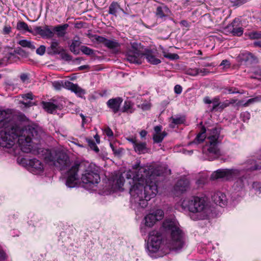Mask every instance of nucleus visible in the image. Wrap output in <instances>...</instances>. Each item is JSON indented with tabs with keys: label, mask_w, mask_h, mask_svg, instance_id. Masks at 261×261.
Masks as SVG:
<instances>
[{
	"label": "nucleus",
	"mask_w": 261,
	"mask_h": 261,
	"mask_svg": "<svg viewBox=\"0 0 261 261\" xmlns=\"http://www.w3.org/2000/svg\"><path fill=\"white\" fill-rule=\"evenodd\" d=\"M160 173L154 172L151 166H141L137 162L133 166L132 170L123 174H117L113 180L116 188L121 189L124 185V177L128 180L129 193L132 200L138 203L142 207H145L147 201L158 193L155 176Z\"/></svg>",
	"instance_id": "nucleus-1"
},
{
	"label": "nucleus",
	"mask_w": 261,
	"mask_h": 261,
	"mask_svg": "<svg viewBox=\"0 0 261 261\" xmlns=\"http://www.w3.org/2000/svg\"><path fill=\"white\" fill-rule=\"evenodd\" d=\"M7 114L0 111V146L11 148L17 142L24 152H30L32 147L33 139L40 137L44 132L41 127L36 124L25 126L16 124H9L6 119Z\"/></svg>",
	"instance_id": "nucleus-2"
},
{
	"label": "nucleus",
	"mask_w": 261,
	"mask_h": 261,
	"mask_svg": "<svg viewBox=\"0 0 261 261\" xmlns=\"http://www.w3.org/2000/svg\"><path fill=\"white\" fill-rule=\"evenodd\" d=\"M163 228L169 233L165 240L162 241L161 234L156 230L149 233L147 248L150 252H157L161 245H164L170 250H178L185 244L182 231L178 222L174 219H167L163 224Z\"/></svg>",
	"instance_id": "nucleus-3"
},
{
	"label": "nucleus",
	"mask_w": 261,
	"mask_h": 261,
	"mask_svg": "<svg viewBox=\"0 0 261 261\" xmlns=\"http://www.w3.org/2000/svg\"><path fill=\"white\" fill-rule=\"evenodd\" d=\"M99 169L95 165L88 162H76L68 171L66 186L73 188L81 181L85 186L93 187L100 181Z\"/></svg>",
	"instance_id": "nucleus-4"
},
{
	"label": "nucleus",
	"mask_w": 261,
	"mask_h": 261,
	"mask_svg": "<svg viewBox=\"0 0 261 261\" xmlns=\"http://www.w3.org/2000/svg\"><path fill=\"white\" fill-rule=\"evenodd\" d=\"M181 205L191 213L190 217L193 220L206 219L210 214V206L203 197L193 196L185 198Z\"/></svg>",
	"instance_id": "nucleus-5"
},
{
	"label": "nucleus",
	"mask_w": 261,
	"mask_h": 261,
	"mask_svg": "<svg viewBox=\"0 0 261 261\" xmlns=\"http://www.w3.org/2000/svg\"><path fill=\"white\" fill-rule=\"evenodd\" d=\"M207 134L206 144L203 147L202 152L205 155V159L213 160L217 158L220 154L219 149L218 147L220 131L218 129L214 128L208 129Z\"/></svg>",
	"instance_id": "nucleus-6"
},
{
	"label": "nucleus",
	"mask_w": 261,
	"mask_h": 261,
	"mask_svg": "<svg viewBox=\"0 0 261 261\" xmlns=\"http://www.w3.org/2000/svg\"><path fill=\"white\" fill-rule=\"evenodd\" d=\"M145 58L149 63L153 65H157L161 62L160 59L155 57L153 51L150 50H146L144 53L138 50L129 51L126 56L127 60L130 63L138 64H141Z\"/></svg>",
	"instance_id": "nucleus-7"
},
{
	"label": "nucleus",
	"mask_w": 261,
	"mask_h": 261,
	"mask_svg": "<svg viewBox=\"0 0 261 261\" xmlns=\"http://www.w3.org/2000/svg\"><path fill=\"white\" fill-rule=\"evenodd\" d=\"M47 154L45 157L47 162H51L52 164L59 167L61 170L64 169L69 163V159L68 155L62 151H47Z\"/></svg>",
	"instance_id": "nucleus-8"
},
{
	"label": "nucleus",
	"mask_w": 261,
	"mask_h": 261,
	"mask_svg": "<svg viewBox=\"0 0 261 261\" xmlns=\"http://www.w3.org/2000/svg\"><path fill=\"white\" fill-rule=\"evenodd\" d=\"M240 174L238 169H218L214 172L211 176L212 180L221 179L223 180H229L233 179Z\"/></svg>",
	"instance_id": "nucleus-9"
},
{
	"label": "nucleus",
	"mask_w": 261,
	"mask_h": 261,
	"mask_svg": "<svg viewBox=\"0 0 261 261\" xmlns=\"http://www.w3.org/2000/svg\"><path fill=\"white\" fill-rule=\"evenodd\" d=\"M164 216V212L161 210L153 211L145 217V224L147 227H152L157 221L161 220Z\"/></svg>",
	"instance_id": "nucleus-10"
},
{
	"label": "nucleus",
	"mask_w": 261,
	"mask_h": 261,
	"mask_svg": "<svg viewBox=\"0 0 261 261\" xmlns=\"http://www.w3.org/2000/svg\"><path fill=\"white\" fill-rule=\"evenodd\" d=\"M224 32L226 34H231L233 36H240L243 33V29L240 27L239 20L235 18L224 29Z\"/></svg>",
	"instance_id": "nucleus-11"
},
{
	"label": "nucleus",
	"mask_w": 261,
	"mask_h": 261,
	"mask_svg": "<svg viewBox=\"0 0 261 261\" xmlns=\"http://www.w3.org/2000/svg\"><path fill=\"white\" fill-rule=\"evenodd\" d=\"M35 35H39L43 38H51L54 36L53 26L45 25L43 28L36 27L34 28Z\"/></svg>",
	"instance_id": "nucleus-12"
},
{
	"label": "nucleus",
	"mask_w": 261,
	"mask_h": 261,
	"mask_svg": "<svg viewBox=\"0 0 261 261\" xmlns=\"http://www.w3.org/2000/svg\"><path fill=\"white\" fill-rule=\"evenodd\" d=\"M96 40L98 42L102 43L106 46L113 49L115 51H118L119 50L120 45L119 43L116 41L109 40L101 36H97L96 38Z\"/></svg>",
	"instance_id": "nucleus-13"
},
{
	"label": "nucleus",
	"mask_w": 261,
	"mask_h": 261,
	"mask_svg": "<svg viewBox=\"0 0 261 261\" xmlns=\"http://www.w3.org/2000/svg\"><path fill=\"white\" fill-rule=\"evenodd\" d=\"M27 164L29 165V170L34 174H39L43 170L42 163L36 159L29 160Z\"/></svg>",
	"instance_id": "nucleus-14"
},
{
	"label": "nucleus",
	"mask_w": 261,
	"mask_h": 261,
	"mask_svg": "<svg viewBox=\"0 0 261 261\" xmlns=\"http://www.w3.org/2000/svg\"><path fill=\"white\" fill-rule=\"evenodd\" d=\"M64 87L72 92L75 93L77 96L82 97L85 93V90L79 87L76 84H74L70 82H64Z\"/></svg>",
	"instance_id": "nucleus-15"
},
{
	"label": "nucleus",
	"mask_w": 261,
	"mask_h": 261,
	"mask_svg": "<svg viewBox=\"0 0 261 261\" xmlns=\"http://www.w3.org/2000/svg\"><path fill=\"white\" fill-rule=\"evenodd\" d=\"M212 200L217 205L221 207L225 206L227 203V199L224 193L218 191L212 196Z\"/></svg>",
	"instance_id": "nucleus-16"
},
{
	"label": "nucleus",
	"mask_w": 261,
	"mask_h": 261,
	"mask_svg": "<svg viewBox=\"0 0 261 261\" xmlns=\"http://www.w3.org/2000/svg\"><path fill=\"white\" fill-rule=\"evenodd\" d=\"M123 101L122 98L118 97L109 99L107 102V106L114 113H116L119 110L120 106Z\"/></svg>",
	"instance_id": "nucleus-17"
},
{
	"label": "nucleus",
	"mask_w": 261,
	"mask_h": 261,
	"mask_svg": "<svg viewBox=\"0 0 261 261\" xmlns=\"http://www.w3.org/2000/svg\"><path fill=\"white\" fill-rule=\"evenodd\" d=\"M64 50V49L60 46L58 41L55 39L51 41L50 45L47 48L48 54L51 55H59Z\"/></svg>",
	"instance_id": "nucleus-18"
},
{
	"label": "nucleus",
	"mask_w": 261,
	"mask_h": 261,
	"mask_svg": "<svg viewBox=\"0 0 261 261\" xmlns=\"http://www.w3.org/2000/svg\"><path fill=\"white\" fill-rule=\"evenodd\" d=\"M162 127L160 125L155 126L154 127V133L153 135V140L154 143H159L161 142L164 137L166 136L167 133L165 132H162Z\"/></svg>",
	"instance_id": "nucleus-19"
},
{
	"label": "nucleus",
	"mask_w": 261,
	"mask_h": 261,
	"mask_svg": "<svg viewBox=\"0 0 261 261\" xmlns=\"http://www.w3.org/2000/svg\"><path fill=\"white\" fill-rule=\"evenodd\" d=\"M189 187V181L187 178H182L178 180L174 190L177 192L182 193L187 190Z\"/></svg>",
	"instance_id": "nucleus-20"
},
{
	"label": "nucleus",
	"mask_w": 261,
	"mask_h": 261,
	"mask_svg": "<svg viewBox=\"0 0 261 261\" xmlns=\"http://www.w3.org/2000/svg\"><path fill=\"white\" fill-rule=\"evenodd\" d=\"M69 27L67 23L53 26L54 35L56 34L59 38L63 37L67 33V30Z\"/></svg>",
	"instance_id": "nucleus-21"
},
{
	"label": "nucleus",
	"mask_w": 261,
	"mask_h": 261,
	"mask_svg": "<svg viewBox=\"0 0 261 261\" xmlns=\"http://www.w3.org/2000/svg\"><path fill=\"white\" fill-rule=\"evenodd\" d=\"M239 57L242 61L248 64H253L257 62V58L252 54L249 52L242 53Z\"/></svg>",
	"instance_id": "nucleus-22"
},
{
	"label": "nucleus",
	"mask_w": 261,
	"mask_h": 261,
	"mask_svg": "<svg viewBox=\"0 0 261 261\" xmlns=\"http://www.w3.org/2000/svg\"><path fill=\"white\" fill-rule=\"evenodd\" d=\"M43 108L48 113H53L57 109L61 110L62 106L57 105L51 102H42Z\"/></svg>",
	"instance_id": "nucleus-23"
},
{
	"label": "nucleus",
	"mask_w": 261,
	"mask_h": 261,
	"mask_svg": "<svg viewBox=\"0 0 261 261\" xmlns=\"http://www.w3.org/2000/svg\"><path fill=\"white\" fill-rule=\"evenodd\" d=\"M248 179L246 177L243 176L238 178L233 185L234 190L240 191L243 189L246 185L248 184Z\"/></svg>",
	"instance_id": "nucleus-24"
},
{
	"label": "nucleus",
	"mask_w": 261,
	"mask_h": 261,
	"mask_svg": "<svg viewBox=\"0 0 261 261\" xmlns=\"http://www.w3.org/2000/svg\"><path fill=\"white\" fill-rule=\"evenodd\" d=\"M245 165L246 170H254L261 169V164L260 163L256 164L253 160H248L245 163Z\"/></svg>",
	"instance_id": "nucleus-25"
},
{
	"label": "nucleus",
	"mask_w": 261,
	"mask_h": 261,
	"mask_svg": "<svg viewBox=\"0 0 261 261\" xmlns=\"http://www.w3.org/2000/svg\"><path fill=\"white\" fill-rule=\"evenodd\" d=\"M134 148L135 151L138 153H144L147 151L146 143L137 142L135 144Z\"/></svg>",
	"instance_id": "nucleus-26"
},
{
	"label": "nucleus",
	"mask_w": 261,
	"mask_h": 261,
	"mask_svg": "<svg viewBox=\"0 0 261 261\" xmlns=\"http://www.w3.org/2000/svg\"><path fill=\"white\" fill-rule=\"evenodd\" d=\"M261 101V96H257L255 97L250 98L248 99L246 102L243 103L242 101H239L237 103L238 106H242L243 107H247L249 106L251 104H252L253 103L255 102H258Z\"/></svg>",
	"instance_id": "nucleus-27"
},
{
	"label": "nucleus",
	"mask_w": 261,
	"mask_h": 261,
	"mask_svg": "<svg viewBox=\"0 0 261 261\" xmlns=\"http://www.w3.org/2000/svg\"><path fill=\"white\" fill-rule=\"evenodd\" d=\"M81 44L80 41L79 39H73L72 41L71 44L70 45V50L74 55H78L80 53V49L79 47Z\"/></svg>",
	"instance_id": "nucleus-28"
},
{
	"label": "nucleus",
	"mask_w": 261,
	"mask_h": 261,
	"mask_svg": "<svg viewBox=\"0 0 261 261\" xmlns=\"http://www.w3.org/2000/svg\"><path fill=\"white\" fill-rule=\"evenodd\" d=\"M205 132H206V130L205 129L204 127H203L201 130V132L200 133H199L195 141L192 143H190V144H193V143H200L201 142H202L205 138H206V136H205Z\"/></svg>",
	"instance_id": "nucleus-29"
},
{
	"label": "nucleus",
	"mask_w": 261,
	"mask_h": 261,
	"mask_svg": "<svg viewBox=\"0 0 261 261\" xmlns=\"http://www.w3.org/2000/svg\"><path fill=\"white\" fill-rule=\"evenodd\" d=\"M169 12V9L166 6L158 7L156 9V14L158 17L163 18L166 16L165 13L167 14Z\"/></svg>",
	"instance_id": "nucleus-30"
},
{
	"label": "nucleus",
	"mask_w": 261,
	"mask_h": 261,
	"mask_svg": "<svg viewBox=\"0 0 261 261\" xmlns=\"http://www.w3.org/2000/svg\"><path fill=\"white\" fill-rule=\"evenodd\" d=\"M18 44L23 47H28L32 50H34L35 48V46L34 45L33 43L27 40H20Z\"/></svg>",
	"instance_id": "nucleus-31"
},
{
	"label": "nucleus",
	"mask_w": 261,
	"mask_h": 261,
	"mask_svg": "<svg viewBox=\"0 0 261 261\" xmlns=\"http://www.w3.org/2000/svg\"><path fill=\"white\" fill-rule=\"evenodd\" d=\"M171 123L170 124L171 127L174 128L175 125H178L182 123L184 119L181 117H171Z\"/></svg>",
	"instance_id": "nucleus-32"
},
{
	"label": "nucleus",
	"mask_w": 261,
	"mask_h": 261,
	"mask_svg": "<svg viewBox=\"0 0 261 261\" xmlns=\"http://www.w3.org/2000/svg\"><path fill=\"white\" fill-rule=\"evenodd\" d=\"M120 6L119 4L115 2H113L111 3L109 7V14L113 15H116V13L119 8Z\"/></svg>",
	"instance_id": "nucleus-33"
},
{
	"label": "nucleus",
	"mask_w": 261,
	"mask_h": 261,
	"mask_svg": "<svg viewBox=\"0 0 261 261\" xmlns=\"http://www.w3.org/2000/svg\"><path fill=\"white\" fill-rule=\"evenodd\" d=\"M17 29L20 31H25L33 33L32 31L29 29L28 25L23 21H19L17 23Z\"/></svg>",
	"instance_id": "nucleus-34"
},
{
	"label": "nucleus",
	"mask_w": 261,
	"mask_h": 261,
	"mask_svg": "<svg viewBox=\"0 0 261 261\" xmlns=\"http://www.w3.org/2000/svg\"><path fill=\"white\" fill-rule=\"evenodd\" d=\"M80 49L81 51L85 55L88 56H93L94 55V50L87 46H82Z\"/></svg>",
	"instance_id": "nucleus-35"
},
{
	"label": "nucleus",
	"mask_w": 261,
	"mask_h": 261,
	"mask_svg": "<svg viewBox=\"0 0 261 261\" xmlns=\"http://www.w3.org/2000/svg\"><path fill=\"white\" fill-rule=\"evenodd\" d=\"M246 35H247L251 39H257L261 38V33L258 32L253 31L251 32H249L248 33L246 34Z\"/></svg>",
	"instance_id": "nucleus-36"
},
{
	"label": "nucleus",
	"mask_w": 261,
	"mask_h": 261,
	"mask_svg": "<svg viewBox=\"0 0 261 261\" xmlns=\"http://www.w3.org/2000/svg\"><path fill=\"white\" fill-rule=\"evenodd\" d=\"M163 54L164 57L171 60H177L179 58V56L176 54L168 53L165 51H163Z\"/></svg>",
	"instance_id": "nucleus-37"
},
{
	"label": "nucleus",
	"mask_w": 261,
	"mask_h": 261,
	"mask_svg": "<svg viewBox=\"0 0 261 261\" xmlns=\"http://www.w3.org/2000/svg\"><path fill=\"white\" fill-rule=\"evenodd\" d=\"M132 106L133 105L129 101H125L124 102V106L123 107V112L132 113Z\"/></svg>",
	"instance_id": "nucleus-38"
},
{
	"label": "nucleus",
	"mask_w": 261,
	"mask_h": 261,
	"mask_svg": "<svg viewBox=\"0 0 261 261\" xmlns=\"http://www.w3.org/2000/svg\"><path fill=\"white\" fill-rule=\"evenodd\" d=\"M87 142L91 149L93 150L96 152H98L99 151L98 147L96 146L93 140L91 139H87Z\"/></svg>",
	"instance_id": "nucleus-39"
},
{
	"label": "nucleus",
	"mask_w": 261,
	"mask_h": 261,
	"mask_svg": "<svg viewBox=\"0 0 261 261\" xmlns=\"http://www.w3.org/2000/svg\"><path fill=\"white\" fill-rule=\"evenodd\" d=\"M186 73L191 76H196L198 75V68H189L186 71Z\"/></svg>",
	"instance_id": "nucleus-40"
},
{
	"label": "nucleus",
	"mask_w": 261,
	"mask_h": 261,
	"mask_svg": "<svg viewBox=\"0 0 261 261\" xmlns=\"http://www.w3.org/2000/svg\"><path fill=\"white\" fill-rule=\"evenodd\" d=\"M252 188L257 192L260 193L261 192V183L259 182H254L252 184Z\"/></svg>",
	"instance_id": "nucleus-41"
},
{
	"label": "nucleus",
	"mask_w": 261,
	"mask_h": 261,
	"mask_svg": "<svg viewBox=\"0 0 261 261\" xmlns=\"http://www.w3.org/2000/svg\"><path fill=\"white\" fill-rule=\"evenodd\" d=\"M46 47L44 45H41L36 50V53L39 55H43L45 53Z\"/></svg>",
	"instance_id": "nucleus-42"
},
{
	"label": "nucleus",
	"mask_w": 261,
	"mask_h": 261,
	"mask_svg": "<svg viewBox=\"0 0 261 261\" xmlns=\"http://www.w3.org/2000/svg\"><path fill=\"white\" fill-rule=\"evenodd\" d=\"M212 103L213 104L212 110H214L220 105V103L219 102V98L218 97H215L212 100Z\"/></svg>",
	"instance_id": "nucleus-43"
},
{
	"label": "nucleus",
	"mask_w": 261,
	"mask_h": 261,
	"mask_svg": "<svg viewBox=\"0 0 261 261\" xmlns=\"http://www.w3.org/2000/svg\"><path fill=\"white\" fill-rule=\"evenodd\" d=\"M209 71L205 68H198V75L200 74L202 76L207 75Z\"/></svg>",
	"instance_id": "nucleus-44"
},
{
	"label": "nucleus",
	"mask_w": 261,
	"mask_h": 261,
	"mask_svg": "<svg viewBox=\"0 0 261 261\" xmlns=\"http://www.w3.org/2000/svg\"><path fill=\"white\" fill-rule=\"evenodd\" d=\"M104 133L109 137H111L113 136V132L110 127H106L104 129Z\"/></svg>",
	"instance_id": "nucleus-45"
},
{
	"label": "nucleus",
	"mask_w": 261,
	"mask_h": 261,
	"mask_svg": "<svg viewBox=\"0 0 261 261\" xmlns=\"http://www.w3.org/2000/svg\"><path fill=\"white\" fill-rule=\"evenodd\" d=\"M21 97L24 99H33V95L32 93H28L27 94L21 95Z\"/></svg>",
	"instance_id": "nucleus-46"
},
{
	"label": "nucleus",
	"mask_w": 261,
	"mask_h": 261,
	"mask_svg": "<svg viewBox=\"0 0 261 261\" xmlns=\"http://www.w3.org/2000/svg\"><path fill=\"white\" fill-rule=\"evenodd\" d=\"M174 92L175 93L177 94H179L181 93V91H182V88L179 85H176L175 87H174Z\"/></svg>",
	"instance_id": "nucleus-47"
},
{
	"label": "nucleus",
	"mask_w": 261,
	"mask_h": 261,
	"mask_svg": "<svg viewBox=\"0 0 261 261\" xmlns=\"http://www.w3.org/2000/svg\"><path fill=\"white\" fill-rule=\"evenodd\" d=\"M53 85L54 87L56 90H60V89H61L62 86H64V84L62 85L59 82H55L53 83Z\"/></svg>",
	"instance_id": "nucleus-48"
},
{
	"label": "nucleus",
	"mask_w": 261,
	"mask_h": 261,
	"mask_svg": "<svg viewBox=\"0 0 261 261\" xmlns=\"http://www.w3.org/2000/svg\"><path fill=\"white\" fill-rule=\"evenodd\" d=\"M69 141L72 143V144H73L75 145H77V146L79 147H84V146L82 144H80L78 143V141L76 139H74V138H72V140H69Z\"/></svg>",
	"instance_id": "nucleus-49"
},
{
	"label": "nucleus",
	"mask_w": 261,
	"mask_h": 261,
	"mask_svg": "<svg viewBox=\"0 0 261 261\" xmlns=\"http://www.w3.org/2000/svg\"><path fill=\"white\" fill-rule=\"evenodd\" d=\"M223 92L224 93H227L228 92V93H230V94L239 93L238 91H236L232 90V89L231 88H225Z\"/></svg>",
	"instance_id": "nucleus-50"
},
{
	"label": "nucleus",
	"mask_w": 261,
	"mask_h": 261,
	"mask_svg": "<svg viewBox=\"0 0 261 261\" xmlns=\"http://www.w3.org/2000/svg\"><path fill=\"white\" fill-rule=\"evenodd\" d=\"M11 31V28L9 26H5L3 29V33L4 34H8Z\"/></svg>",
	"instance_id": "nucleus-51"
},
{
	"label": "nucleus",
	"mask_w": 261,
	"mask_h": 261,
	"mask_svg": "<svg viewBox=\"0 0 261 261\" xmlns=\"http://www.w3.org/2000/svg\"><path fill=\"white\" fill-rule=\"evenodd\" d=\"M20 79L22 82L25 83L28 81L29 77L27 74L23 73L20 75Z\"/></svg>",
	"instance_id": "nucleus-52"
},
{
	"label": "nucleus",
	"mask_w": 261,
	"mask_h": 261,
	"mask_svg": "<svg viewBox=\"0 0 261 261\" xmlns=\"http://www.w3.org/2000/svg\"><path fill=\"white\" fill-rule=\"evenodd\" d=\"M229 62L227 60H224L222 61L220 66H223L224 67H228L229 66Z\"/></svg>",
	"instance_id": "nucleus-53"
},
{
	"label": "nucleus",
	"mask_w": 261,
	"mask_h": 261,
	"mask_svg": "<svg viewBox=\"0 0 261 261\" xmlns=\"http://www.w3.org/2000/svg\"><path fill=\"white\" fill-rule=\"evenodd\" d=\"M241 116L244 117L245 118V119H243V120L245 121V120H248L249 119L250 114L248 112H246L243 113H242Z\"/></svg>",
	"instance_id": "nucleus-54"
},
{
	"label": "nucleus",
	"mask_w": 261,
	"mask_h": 261,
	"mask_svg": "<svg viewBox=\"0 0 261 261\" xmlns=\"http://www.w3.org/2000/svg\"><path fill=\"white\" fill-rule=\"evenodd\" d=\"M229 106V104L228 100H226L221 104L220 107L221 108L223 109V108H226Z\"/></svg>",
	"instance_id": "nucleus-55"
},
{
	"label": "nucleus",
	"mask_w": 261,
	"mask_h": 261,
	"mask_svg": "<svg viewBox=\"0 0 261 261\" xmlns=\"http://www.w3.org/2000/svg\"><path fill=\"white\" fill-rule=\"evenodd\" d=\"M80 116L81 117V118L82 119V127H84V124L87 123V119H86V117L82 113L80 114Z\"/></svg>",
	"instance_id": "nucleus-56"
},
{
	"label": "nucleus",
	"mask_w": 261,
	"mask_h": 261,
	"mask_svg": "<svg viewBox=\"0 0 261 261\" xmlns=\"http://www.w3.org/2000/svg\"><path fill=\"white\" fill-rule=\"evenodd\" d=\"M127 140L130 143H132L133 145V147H134L135 146V144H136L137 143V141L136 140V139L135 138H127Z\"/></svg>",
	"instance_id": "nucleus-57"
},
{
	"label": "nucleus",
	"mask_w": 261,
	"mask_h": 261,
	"mask_svg": "<svg viewBox=\"0 0 261 261\" xmlns=\"http://www.w3.org/2000/svg\"><path fill=\"white\" fill-rule=\"evenodd\" d=\"M203 101L206 104H210L212 102V100H211L209 97H205L203 99Z\"/></svg>",
	"instance_id": "nucleus-58"
},
{
	"label": "nucleus",
	"mask_w": 261,
	"mask_h": 261,
	"mask_svg": "<svg viewBox=\"0 0 261 261\" xmlns=\"http://www.w3.org/2000/svg\"><path fill=\"white\" fill-rule=\"evenodd\" d=\"M110 146L114 153L119 154L120 153V151L119 150H117L115 148L114 145L112 143H110Z\"/></svg>",
	"instance_id": "nucleus-59"
},
{
	"label": "nucleus",
	"mask_w": 261,
	"mask_h": 261,
	"mask_svg": "<svg viewBox=\"0 0 261 261\" xmlns=\"http://www.w3.org/2000/svg\"><path fill=\"white\" fill-rule=\"evenodd\" d=\"M64 58H65L66 60L68 61L71 60L72 59L71 56L67 54H65L64 55Z\"/></svg>",
	"instance_id": "nucleus-60"
},
{
	"label": "nucleus",
	"mask_w": 261,
	"mask_h": 261,
	"mask_svg": "<svg viewBox=\"0 0 261 261\" xmlns=\"http://www.w3.org/2000/svg\"><path fill=\"white\" fill-rule=\"evenodd\" d=\"M140 135L142 138H144L146 136L147 132L145 130H142V131L140 132Z\"/></svg>",
	"instance_id": "nucleus-61"
},
{
	"label": "nucleus",
	"mask_w": 261,
	"mask_h": 261,
	"mask_svg": "<svg viewBox=\"0 0 261 261\" xmlns=\"http://www.w3.org/2000/svg\"><path fill=\"white\" fill-rule=\"evenodd\" d=\"M5 253L2 251H0V259H5Z\"/></svg>",
	"instance_id": "nucleus-62"
},
{
	"label": "nucleus",
	"mask_w": 261,
	"mask_h": 261,
	"mask_svg": "<svg viewBox=\"0 0 261 261\" xmlns=\"http://www.w3.org/2000/svg\"><path fill=\"white\" fill-rule=\"evenodd\" d=\"M22 104H23V105H24V107H30L31 106H32V103L30 102H23V101H21L20 102Z\"/></svg>",
	"instance_id": "nucleus-63"
},
{
	"label": "nucleus",
	"mask_w": 261,
	"mask_h": 261,
	"mask_svg": "<svg viewBox=\"0 0 261 261\" xmlns=\"http://www.w3.org/2000/svg\"><path fill=\"white\" fill-rule=\"evenodd\" d=\"M94 138L96 140L97 143L99 144L100 143V138L99 136L96 134L94 136Z\"/></svg>",
	"instance_id": "nucleus-64"
}]
</instances>
